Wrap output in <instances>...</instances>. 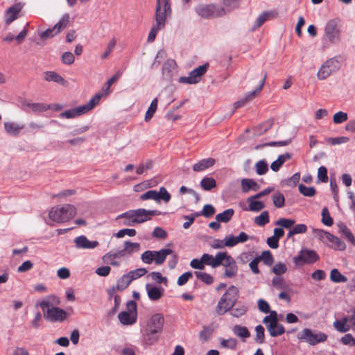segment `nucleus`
I'll return each instance as SVG.
<instances>
[{"mask_svg": "<svg viewBox=\"0 0 355 355\" xmlns=\"http://www.w3.org/2000/svg\"><path fill=\"white\" fill-rule=\"evenodd\" d=\"M286 270V266L281 262L276 263L272 269V272L275 273L277 276H280L284 274Z\"/></svg>", "mask_w": 355, "mask_h": 355, "instance_id": "nucleus-62", "label": "nucleus"}, {"mask_svg": "<svg viewBox=\"0 0 355 355\" xmlns=\"http://www.w3.org/2000/svg\"><path fill=\"white\" fill-rule=\"evenodd\" d=\"M256 173L259 175L266 174L268 171V164L265 159L258 161L255 164Z\"/></svg>", "mask_w": 355, "mask_h": 355, "instance_id": "nucleus-37", "label": "nucleus"}, {"mask_svg": "<svg viewBox=\"0 0 355 355\" xmlns=\"http://www.w3.org/2000/svg\"><path fill=\"white\" fill-rule=\"evenodd\" d=\"M274 120L273 119H269L267 121H264L262 123L259 124L258 125L253 128L254 136L259 137L264 133H266L268 130H270L273 125Z\"/></svg>", "mask_w": 355, "mask_h": 355, "instance_id": "nucleus-21", "label": "nucleus"}, {"mask_svg": "<svg viewBox=\"0 0 355 355\" xmlns=\"http://www.w3.org/2000/svg\"><path fill=\"white\" fill-rule=\"evenodd\" d=\"M270 315L269 317L272 318V321L270 323L267 324V330L268 331H270V330H272L274 327H279V329L280 331H283V325L278 322V318H277V313L275 311H270Z\"/></svg>", "mask_w": 355, "mask_h": 355, "instance_id": "nucleus-33", "label": "nucleus"}, {"mask_svg": "<svg viewBox=\"0 0 355 355\" xmlns=\"http://www.w3.org/2000/svg\"><path fill=\"white\" fill-rule=\"evenodd\" d=\"M270 221L269 214L268 211H263L259 216L254 219V223L259 226H264Z\"/></svg>", "mask_w": 355, "mask_h": 355, "instance_id": "nucleus-47", "label": "nucleus"}, {"mask_svg": "<svg viewBox=\"0 0 355 355\" xmlns=\"http://www.w3.org/2000/svg\"><path fill=\"white\" fill-rule=\"evenodd\" d=\"M201 187L205 191H210L216 187V182L214 178L205 177L200 182Z\"/></svg>", "mask_w": 355, "mask_h": 355, "instance_id": "nucleus-35", "label": "nucleus"}, {"mask_svg": "<svg viewBox=\"0 0 355 355\" xmlns=\"http://www.w3.org/2000/svg\"><path fill=\"white\" fill-rule=\"evenodd\" d=\"M147 270L144 268H137L136 270H130L127 273L128 276L130 278V280L132 282L135 280L147 273Z\"/></svg>", "mask_w": 355, "mask_h": 355, "instance_id": "nucleus-41", "label": "nucleus"}, {"mask_svg": "<svg viewBox=\"0 0 355 355\" xmlns=\"http://www.w3.org/2000/svg\"><path fill=\"white\" fill-rule=\"evenodd\" d=\"M102 94L98 93L95 94L87 103L76 107L78 115L80 116L92 110L96 105H97L99 103Z\"/></svg>", "mask_w": 355, "mask_h": 355, "instance_id": "nucleus-16", "label": "nucleus"}, {"mask_svg": "<svg viewBox=\"0 0 355 355\" xmlns=\"http://www.w3.org/2000/svg\"><path fill=\"white\" fill-rule=\"evenodd\" d=\"M69 22V15L66 13L63 15L60 20L51 28H48L46 31L39 34L42 40H47L59 34L64 28H65Z\"/></svg>", "mask_w": 355, "mask_h": 355, "instance_id": "nucleus-6", "label": "nucleus"}, {"mask_svg": "<svg viewBox=\"0 0 355 355\" xmlns=\"http://www.w3.org/2000/svg\"><path fill=\"white\" fill-rule=\"evenodd\" d=\"M247 310L248 309L245 306L241 305L236 308L232 307L230 311H231L230 313L232 315L239 318L244 315L246 313Z\"/></svg>", "mask_w": 355, "mask_h": 355, "instance_id": "nucleus-64", "label": "nucleus"}, {"mask_svg": "<svg viewBox=\"0 0 355 355\" xmlns=\"http://www.w3.org/2000/svg\"><path fill=\"white\" fill-rule=\"evenodd\" d=\"M291 139L281 141H270L257 146L256 148L259 149L265 146H285L291 144Z\"/></svg>", "mask_w": 355, "mask_h": 355, "instance_id": "nucleus-54", "label": "nucleus"}, {"mask_svg": "<svg viewBox=\"0 0 355 355\" xmlns=\"http://www.w3.org/2000/svg\"><path fill=\"white\" fill-rule=\"evenodd\" d=\"M232 331L236 336L243 340L250 336V333L248 328L241 325H234L232 328Z\"/></svg>", "mask_w": 355, "mask_h": 355, "instance_id": "nucleus-31", "label": "nucleus"}, {"mask_svg": "<svg viewBox=\"0 0 355 355\" xmlns=\"http://www.w3.org/2000/svg\"><path fill=\"white\" fill-rule=\"evenodd\" d=\"M234 214L233 209H227L216 216V220L220 223H227L230 220Z\"/></svg>", "mask_w": 355, "mask_h": 355, "instance_id": "nucleus-32", "label": "nucleus"}, {"mask_svg": "<svg viewBox=\"0 0 355 355\" xmlns=\"http://www.w3.org/2000/svg\"><path fill=\"white\" fill-rule=\"evenodd\" d=\"M194 274L198 279L207 285H210L214 282L213 277L207 272L195 271Z\"/></svg>", "mask_w": 355, "mask_h": 355, "instance_id": "nucleus-38", "label": "nucleus"}, {"mask_svg": "<svg viewBox=\"0 0 355 355\" xmlns=\"http://www.w3.org/2000/svg\"><path fill=\"white\" fill-rule=\"evenodd\" d=\"M209 64L206 63L198 67L197 68L192 70L189 76H182L179 79V82L184 84H196L198 83L202 76H203L207 71Z\"/></svg>", "mask_w": 355, "mask_h": 355, "instance_id": "nucleus-7", "label": "nucleus"}, {"mask_svg": "<svg viewBox=\"0 0 355 355\" xmlns=\"http://www.w3.org/2000/svg\"><path fill=\"white\" fill-rule=\"evenodd\" d=\"M298 189L301 194H302L303 196H306V197H313L316 193V190H315V187H307L305 185H304L303 184H299Z\"/></svg>", "mask_w": 355, "mask_h": 355, "instance_id": "nucleus-42", "label": "nucleus"}, {"mask_svg": "<svg viewBox=\"0 0 355 355\" xmlns=\"http://www.w3.org/2000/svg\"><path fill=\"white\" fill-rule=\"evenodd\" d=\"M349 141V138L347 137H329L327 139V141L333 146L345 144Z\"/></svg>", "mask_w": 355, "mask_h": 355, "instance_id": "nucleus-61", "label": "nucleus"}, {"mask_svg": "<svg viewBox=\"0 0 355 355\" xmlns=\"http://www.w3.org/2000/svg\"><path fill=\"white\" fill-rule=\"evenodd\" d=\"M262 79L260 82V84L259 87L253 92H250L248 96H245V98L238 101L234 103V109H238L241 107H243L248 101L254 98L257 93H259L265 84L266 79L267 78V73L266 72H262Z\"/></svg>", "mask_w": 355, "mask_h": 355, "instance_id": "nucleus-13", "label": "nucleus"}, {"mask_svg": "<svg viewBox=\"0 0 355 355\" xmlns=\"http://www.w3.org/2000/svg\"><path fill=\"white\" fill-rule=\"evenodd\" d=\"M44 79L46 81L50 82L53 81L56 83H59L60 85H64L65 83V80L58 73L52 71H47L44 73Z\"/></svg>", "mask_w": 355, "mask_h": 355, "instance_id": "nucleus-29", "label": "nucleus"}, {"mask_svg": "<svg viewBox=\"0 0 355 355\" xmlns=\"http://www.w3.org/2000/svg\"><path fill=\"white\" fill-rule=\"evenodd\" d=\"M348 119V115L346 112L340 111L334 114L333 116V121L334 123L339 124L346 121Z\"/></svg>", "mask_w": 355, "mask_h": 355, "instance_id": "nucleus-59", "label": "nucleus"}, {"mask_svg": "<svg viewBox=\"0 0 355 355\" xmlns=\"http://www.w3.org/2000/svg\"><path fill=\"white\" fill-rule=\"evenodd\" d=\"M319 259V256L315 251L312 250H302L297 257L293 259L296 264L313 263Z\"/></svg>", "mask_w": 355, "mask_h": 355, "instance_id": "nucleus-9", "label": "nucleus"}, {"mask_svg": "<svg viewBox=\"0 0 355 355\" xmlns=\"http://www.w3.org/2000/svg\"><path fill=\"white\" fill-rule=\"evenodd\" d=\"M146 289L147 291L148 297L153 301L159 300L164 294V289L155 286H151L150 284H146Z\"/></svg>", "mask_w": 355, "mask_h": 355, "instance_id": "nucleus-20", "label": "nucleus"}, {"mask_svg": "<svg viewBox=\"0 0 355 355\" xmlns=\"http://www.w3.org/2000/svg\"><path fill=\"white\" fill-rule=\"evenodd\" d=\"M60 303V299L55 295H51L44 297L42 301L36 304L37 306H40L42 311H45L51 307H55Z\"/></svg>", "mask_w": 355, "mask_h": 355, "instance_id": "nucleus-17", "label": "nucleus"}, {"mask_svg": "<svg viewBox=\"0 0 355 355\" xmlns=\"http://www.w3.org/2000/svg\"><path fill=\"white\" fill-rule=\"evenodd\" d=\"M334 326L339 332L345 333L349 330V327L346 325V319L344 320H336L334 322Z\"/></svg>", "mask_w": 355, "mask_h": 355, "instance_id": "nucleus-60", "label": "nucleus"}, {"mask_svg": "<svg viewBox=\"0 0 355 355\" xmlns=\"http://www.w3.org/2000/svg\"><path fill=\"white\" fill-rule=\"evenodd\" d=\"M164 323V318L162 314L155 313L151 316L148 324L147 329L150 334H158L162 331Z\"/></svg>", "mask_w": 355, "mask_h": 355, "instance_id": "nucleus-12", "label": "nucleus"}, {"mask_svg": "<svg viewBox=\"0 0 355 355\" xmlns=\"http://www.w3.org/2000/svg\"><path fill=\"white\" fill-rule=\"evenodd\" d=\"M238 272V266L236 265V262L234 263L230 266H228L225 269V272L223 273L224 277L232 278L234 277Z\"/></svg>", "mask_w": 355, "mask_h": 355, "instance_id": "nucleus-57", "label": "nucleus"}, {"mask_svg": "<svg viewBox=\"0 0 355 355\" xmlns=\"http://www.w3.org/2000/svg\"><path fill=\"white\" fill-rule=\"evenodd\" d=\"M239 297V290L234 286H230L220 297L216 311L218 315H223L230 311L236 303Z\"/></svg>", "mask_w": 355, "mask_h": 355, "instance_id": "nucleus-2", "label": "nucleus"}, {"mask_svg": "<svg viewBox=\"0 0 355 355\" xmlns=\"http://www.w3.org/2000/svg\"><path fill=\"white\" fill-rule=\"evenodd\" d=\"M227 252H218L215 257H214V268H216L219 266L223 264L224 259L226 258Z\"/></svg>", "mask_w": 355, "mask_h": 355, "instance_id": "nucleus-63", "label": "nucleus"}, {"mask_svg": "<svg viewBox=\"0 0 355 355\" xmlns=\"http://www.w3.org/2000/svg\"><path fill=\"white\" fill-rule=\"evenodd\" d=\"M256 336L254 340L256 343L261 344L265 340V330L263 326L259 324L255 327Z\"/></svg>", "mask_w": 355, "mask_h": 355, "instance_id": "nucleus-52", "label": "nucleus"}, {"mask_svg": "<svg viewBox=\"0 0 355 355\" xmlns=\"http://www.w3.org/2000/svg\"><path fill=\"white\" fill-rule=\"evenodd\" d=\"M173 253V251L171 249H162L159 251H154V260L155 264H162L166 260L167 255Z\"/></svg>", "mask_w": 355, "mask_h": 355, "instance_id": "nucleus-25", "label": "nucleus"}, {"mask_svg": "<svg viewBox=\"0 0 355 355\" xmlns=\"http://www.w3.org/2000/svg\"><path fill=\"white\" fill-rule=\"evenodd\" d=\"M195 11L198 16L204 19L220 17L226 13L224 8L214 3L200 4L195 8Z\"/></svg>", "mask_w": 355, "mask_h": 355, "instance_id": "nucleus-3", "label": "nucleus"}, {"mask_svg": "<svg viewBox=\"0 0 355 355\" xmlns=\"http://www.w3.org/2000/svg\"><path fill=\"white\" fill-rule=\"evenodd\" d=\"M23 4L20 2L8 8L5 13V22L6 25H10L13 21L18 17V14L20 12L23 8Z\"/></svg>", "mask_w": 355, "mask_h": 355, "instance_id": "nucleus-15", "label": "nucleus"}, {"mask_svg": "<svg viewBox=\"0 0 355 355\" xmlns=\"http://www.w3.org/2000/svg\"><path fill=\"white\" fill-rule=\"evenodd\" d=\"M330 279L335 283H345L348 280L347 278L342 275L336 268L331 270Z\"/></svg>", "mask_w": 355, "mask_h": 355, "instance_id": "nucleus-34", "label": "nucleus"}, {"mask_svg": "<svg viewBox=\"0 0 355 355\" xmlns=\"http://www.w3.org/2000/svg\"><path fill=\"white\" fill-rule=\"evenodd\" d=\"M277 12L274 11H267L261 13L254 22V29L260 27L269 18L275 17Z\"/></svg>", "mask_w": 355, "mask_h": 355, "instance_id": "nucleus-30", "label": "nucleus"}, {"mask_svg": "<svg viewBox=\"0 0 355 355\" xmlns=\"http://www.w3.org/2000/svg\"><path fill=\"white\" fill-rule=\"evenodd\" d=\"M4 128L8 134L12 136H18L24 128L23 125H19L13 122H5Z\"/></svg>", "mask_w": 355, "mask_h": 355, "instance_id": "nucleus-24", "label": "nucleus"}, {"mask_svg": "<svg viewBox=\"0 0 355 355\" xmlns=\"http://www.w3.org/2000/svg\"><path fill=\"white\" fill-rule=\"evenodd\" d=\"M148 277H150V278L157 282L158 284H164L166 286H167L168 279L166 277H163L162 274L159 272H151L148 274Z\"/></svg>", "mask_w": 355, "mask_h": 355, "instance_id": "nucleus-55", "label": "nucleus"}, {"mask_svg": "<svg viewBox=\"0 0 355 355\" xmlns=\"http://www.w3.org/2000/svg\"><path fill=\"white\" fill-rule=\"evenodd\" d=\"M124 246L128 252V255H131L134 252L140 250V244L139 243H132L130 241H126L124 242Z\"/></svg>", "mask_w": 355, "mask_h": 355, "instance_id": "nucleus-44", "label": "nucleus"}, {"mask_svg": "<svg viewBox=\"0 0 355 355\" xmlns=\"http://www.w3.org/2000/svg\"><path fill=\"white\" fill-rule=\"evenodd\" d=\"M43 313L45 319L51 322H62L67 317V313L58 307H51L43 311Z\"/></svg>", "mask_w": 355, "mask_h": 355, "instance_id": "nucleus-10", "label": "nucleus"}, {"mask_svg": "<svg viewBox=\"0 0 355 355\" xmlns=\"http://www.w3.org/2000/svg\"><path fill=\"white\" fill-rule=\"evenodd\" d=\"M215 212V208L211 205H205L201 211L195 213V216H200L202 215L206 218H210Z\"/></svg>", "mask_w": 355, "mask_h": 355, "instance_id": "nucleus-40", "label": "nucleus"}, {"mask_svg": "<svg viewBox=\"0 0 355 355\" xmlns=\"http://www.w3.org/2000/svg\"><path fill=\"white\" fill-rule=\"evenodd\" d=\"M298 338L304 340L311 345H315L325 341L327 339V336L324 333L315 334L309 329H304L300 335L298 336Z\"/></svg>", "mask_w": 355, "mask_h": 355, "instance_id": "nucleus-8", "label": "nucleus"}, {"mask_svg": "<svg viewBox=\"0 0 355 355\" xmlns=\"http://www.w3.org/2000/svg\"><path fill=\"white\" fill-rule=\"evenodd\" d=\"M126 306L127 311L121 312L118 315V318L123 324L131 325L137 321V303L134 300H130L127 302Z\"/></svg>", "mask_w": 355, "mask_h": 355, "instance_id": "nucleus-4", "label": "nucleus"}, {"mask_svg": "<svg viewBox=\"0 0 355 355\" xmlns=\"http://www.w3.org/2000/svg\"><path fill=\"white\" fill-rule=\"evenodd\" d=\"M62 223H64L66 221L69 220L72 218H73L76 214V207L69 204H66L60 207Z\"/></svg>", "mask_w": 355, "mask_h": 355, "instance_id": "nucleus-19", "label": "nucleus"}, {"mask_svg": "<svg viewBox=\"0 0 355 355\" xmlns=\"http://www.w3.org/2000/svg\"><path fill=\"white\" fill-rule=\"evenodd\" d=\"M61 212L60 207H53L49 213V217L53 221L62 223Z\"/></svg>", "mask_w": 355, "mask_h": 355, "instance_id": "nucleus-51", "label": "nucleus"}, {"mask_svg": "<svg viewBox=\"0 0 355 355\" xmlns=\"http://www.w3.org/2000/svg\"><path fill=\"white\" fill-rule=\"evenodd\" d=\"M257 257L261 258V261L262 260L263 263L266 266H270L274 263V258L271 252L269 250L263 251L261 256H259Z\"/></svg>", "mask_w": 355, "mask_h": 355, "instance_id": "nucleus-50", "label": "nucleus"}, {"mask_svg": "<svg viewBox=\"0 0 355 355\" xmlns=\"http://www.w3.org/2000/svg\"><path fill=\"white\" fill-rule=\"evenodd\" d=\"M241 184V189L243 193H248L250 190L257 191L260 189V185L253 179H242Z\"/></svg>", "mask_w": 355, "mask_h": 355, "instance_id": "nucleus-22", "label": "nucleus"}, {"mask_svg": "<svg viewBox=\"0 0 355 355\" xmlns=\"http://www.w3.org/2000/svg\"><path fill=\"white\" fill-rule=\"evenodd\" d=\"M215 163L216 160L214 158L203 159L193 166V170L195 172H200L213 166Z\"/></svg>", "mask_w": 355, "mask_h": 355, "instance_id": "nucleus-23", "label": "nucleus"}, {"mask_svg": "<svg viewBox=\"0 0 355 355\" xmlns=\"http://www.w3.org/2000/svg\"><path fill=\"white\" fill-rule=\"evenodd\" d=\"M295 221L293 219L281 218L275 222L276 225L281 226L282 228H291Z\"/></svg>", "mask_w": 355, "mask_h": 355, "instance_id": "nucleus-56", "label": "nucleus"}, {"mask_svg": "<svg viewBox=\"0 0 355 355\" xmlns=\"http://www.w3.org/2000/svg\"><path fill=\"white\" fill-rule=\"evenodd\" d=\"M327 239L332 244L333 248L336 250H344L346 245L343 241L338 237L330 234L327 233Z\"/></svg>", "mask_w": 355, "mask_h": 355, "instance_id": "nucleus-27", "label": "nucleus"}, {"mask_svg": "<svg viewBox=\"0 0 355 355\" xmlns=\"http://www.w3.org/2000/svg\"><path fill=\"white\" fill-rule=\"evenodd\" d=\"M322 223L327 226H331L334 224V220L326 207L322 210Z\"/></svg>", "mask_w": 355, "mask_h": 355, "instance_id": "nucleus-53", "label": "nucleus"}, {"mask_svg": "<svg viewBox=\"0 0 355 355\" xmlns=\"http://www.w3.org/2000/svg\"><path fill=\"white\" fill-rule=\"evenodd\" d=\"M273 205L277 208H282L285 205V198L280 192H277L272 196Z\"/></svg>", "mask_w": 355, "mask_h": 355, "instance_id": "nucleus-48", "label": "nucleus"}, {"mask_svg": "<svg viewBox=\"0 0 355 355\" xmlns=\"http://www.w3.org/2000/svg\"><path fill=\"white\" fill-rule=\"evenodd\" d=\"M177 63L173 59H168L162 67V76L168 81H171L175 74Z\"/></svg>", "mask_w": 355, "mask_h": 355, "instance_id": "nucleus-14", "label": "nucleus"}, {"mask_svg": "<svg viewBox=\"0 0 355 355\" xmlns=\"http://www.w3.org/2000/svg\"><path fill=\"white\" fill-rule=\"evenodd\" d=\"M249 204V208L243 209L245 211L250 210L252 211H259L265 207V205L262 201H258L255 200H248Z\"/></svg>", "mask_w": 355, "mask_h": 355, "instance_id": "nucleus-43", "label": "nucleus"}, {"mask_svg": "<svg viewBox=\"0 0 355 355\" xmlns=\"http://www.w3.org/2000/svg\"><path fill=\"white\" fill-rule=\"evenodd\" d=\"M324 33L327 38L331 43H336L339 40L340 30L338 27L337 19H331L327 23Z\"/></svg>", "mask_w": 355, "mask_h": 355, "instance_id": "nucleus-11", "label": "nucleus"}, {"mask_svg": "<svg viewBox=\"0 0 355 355\" xmlns=\"http://www.w3.org/2000/svg\"><path fill=\"white\" fill-rule=\"evenodd\" d=\"M131 282L129 277L125 274L118 279L116 286L119 291H122L125 290Z\"/></svg>", "mask_w": 355, "mask_h": 355, "instance_id": "nucleus-45", "label": "nucleus"}, {"mask_svg": "<svg viewBox=\"0 0 355 355\" xmlns=\"http://www.w3.org/2000/svg\"><path fill=\"white\" fill-rule=\"evenodd\" d=\"M157 202H159L161 200H164L165 202H168L170 201L171 198V194L167 191L165 187H160L159 191L157 192Z\"/></svg>", "mask_w": 355, "mask_h": 355, "instance_id": "nucleus-58", "label": "nucleus"}, {"mask_svg": "<svg viewBox=\"0 0 355 355\" xmlns=\"http://www.w3.org/2000/svg\"><path fill=\"white\" fill-rule=\"evenodd\" d=\"M27 106L30 107L34 112H42L51 108L49 105L38 103H28Z\"/></svg>", "mask_w": 355, "mask_h": 355, "instance_id": "nucleus-46", "label": "nucleus"}, {"mask_svg": "<svg viewBox=\"0 0 355 355\" xmlns=\"http://www.w3.org/2000/svg\"><path fill=\"white\" fill-rule=\"evenodd\" d=\"M337 226L340 232L345 239H347L353 245L355 246V237L352 233L351 230L347 227L345 224L340 222L337 224Z\"/></svg>", "mask_w": 355, "mask_h": 355, "instance_id": "nucleus-28", "label": "nucleus"}, {"mask_svg": "<svg viewBox=\"0 0 355 355\" xmlns=\"http://www.w3.org/2000/svg\"><path fill=\"white\" fill-rule=\"evenodd\" d=\"M220 345L223 348L236 349L237 347V340L235 338L221 339Z\"/></svg>", "mask_w": 355, "mask_h": 355, "instance_id": "nucleus-49", "label": "nucleus"}, {"mask_svg": "<svg viewBox=\"0 0 355 355\" xmlns=\"http://www.w3.org/2000/svg\"><path fill=\"white\" fill-rule=\"evenodd\" d=\"M291 158V155L288 153H286L285 154L280 155L278 156L277 159L272 162L270 165V168L272 171L275 172H277L282 166L284 164V162Z\"/></svg>", "mask_w": 355, "mask_h": 355, "instance_id": "nucleus-26", "label": "nucleus"}, {"mask_svg": "<svg viewBox=\"0 0 355 355\" xmlns=\"http://www.w3.org/2000/svg\"><path fill=\"white\" fill-rule=\"evenodd\" d=\"M162 212L159 210H147L145 209H138L129 210L126 215L134 218L133 222L135 223H142L151 219L152 216L161 215Z\"/></svg>", "mask_w": 355, "mask_h": 355, "instance_id": "nucleus-5", "label": "nucleus"}, {"mask_svg": "<svg viewBox=\"0 0 355 355\" xmlns=\"http://www.w3.org/2000/svg\"><path fill=\"white\" fill-rule=\"evenodd\" d=\"M157 103H158V99L157 98H154L152 101V102L145 114V121H150L152 119V117L153 116V115L155 113L157 108Z\"/></svg>", "mask_w": 355, "mask_h": 355, "instance_id": "nucleus-36", "label": "nucleus"}, {"mask_svg": "<svg viewBox=\"0 0 355 355\" xmlns=\"http://www.w3.org/2000/svg\"><path fill=\"white\" fill-rule=\"evenodd\" d=\"M333 71L331 68L325 63H324L322 67L320 68L318 72V78L320 80H325L327 77H329Z\"/></svg>", "mask_w": 355, "mask_h": 355, "instance_id": "nucleus-39", "label": "nucleus"}, {"mask_svg": "<svg viewBox=\"0 0 355 355\" xmlns=\"http://www.w3.org/2000/svg\"><path fill=\"white\" fill-rule=\"evenodd\" d=\"M76 243V246L78 248H83V249H94L98 245V242L97 241H89L87 238L81 235L76 237L74 240Z\"/></svg>", "mask_w": 355, "mask_h": 355, "instance_id": "nucleus-18", "label": "nucleus"}, {"mask_svg": "<svg viewBox=\"0 0 355 355\" xmlns=\"http://www.w3.org/2000/svg\"><path fill=\"white\" fill-rule=\"evenodd\" d=\"M171 13L170 0H156V10L155 15V24H154L148 36V42H152L155 40L158 31L164 28L167 15Z\"/></svg>", "mask_w": 355, "mask_h": 355, "instance_id": "nucleus-1", "label": "nucleus"}]
</instances>
